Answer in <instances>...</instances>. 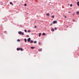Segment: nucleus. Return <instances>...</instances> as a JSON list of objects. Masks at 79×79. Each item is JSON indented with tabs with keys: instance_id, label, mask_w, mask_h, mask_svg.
<instances>
[{
	"instance_id": "nucleus-1",
	"label": "nucleus",
	"mask_w": 79,
	"mask_h": 79,
	"mask_svg": "<svg viewBox=\"0 0 79 79\" xmlns=\"http://www.w3.org/2000/svg\"><path fill=\"white\" fill-rule=\"evenodd\" d=\"M18 34H20V35L22 34V35H24V33L22 32V31H19Z\"/></svg>"
},
{
	"instance_id": "nucleus-2",
	"label": "nucleus",
	"mask_w": 79,
	"mask_h": 79,
	"mask_svg": "<svg viewBox=\"0 0 79 79\" xmlns=\"http://www.w3.org/2000/svg\"><path fill=\"white\" fill-rule=\"evenodd\" d=\"M30 41H31V38H29L27 39V42H29Z\"/></svg>"
},
{
	"instance_id": "nucleus-3",
	"label": "nucleus",
	"mask_w": 79,
	"mask_h": 79,
	"mask_svg": "<svg viewBox=\"0 0 79 79\" xmlns=\"http://www.w3.org/2000/svg\"><path fill=\"white\" fill-rule=\"evenodd\" d=\"M53 24H55L56 23H57V21H54L53 22Z\"/></svg>"
},
{
	"instance_id": "nucleus-4",
	"label": "nucleus",
	"mask_w": 79,
	"mask_h": 79,
	"mask_svg": "<svg viewBox=\"0 0 79 79\" xmlns=\"http://www.w3.org/2000/svg\"><path fill=\"white\" fill-rule=\"evenodd\" d=\"M42 49L41 48H40L38 50V52H42Z\"/></svg>"
},
{
	"instance_id": "nucleus-5",
	"label": "nucleus",
	"mask_w": 79,
	"mask_h": 79,
	"mask_svg": "<svg viewBox=\"0 0 79 79\" xmlns=\"http://www.w3.org/2000/svg\"><path fill=\"white\" fill-rule=\"evenodd\" d=\"M34 41L32 40H31L30 41V43H33Z\"/></svg>"
},
{
	"instance_id": "nucleus-6",
	"label": "nucleus",
	"mask_w": 79,
	"mask_h": 79,
	"mask_svg": "<svg viewBox=\"0 0 79 79\" xmlns=\"http://www.w3.org/2000/svg\"><path fill=\"white\" fill-rule=\"evenodd\" d=\"M31 49H34V48H35V47H31Z\"/></svg>"
},
{
	"instance_id": "nucleus-7",
	"label": "nucleus",
	"mask_w": 79,
	"mask_h": 79,
	"mask_svg": "<svg viewBox=\"0 0 79 79\" xmlns=\"http://www.w3.org/2000/svg\"><path fill=\"white\" fill-rule=\"evenodd\" d=\"M20 50H21V51H23V49L22 48H20Z\"/></svg>"
},
{
	"instance_id": "nucleus-8",
	"label": "nucleus",
	"mask_w": 79,
	"mask_h": 79,
	"mask_svg": "<svg viewBox=\"0 0 79 79\" xmlns=\"http://www.w3.org/2000/svg\"><path fill=\"white\" fill-rule=\"evenodd\" d=\"M46 15H47V16H50V14H49V13H47V14H46Z\"/></svg>"
},
{
	"instance_id": "nucleus-9",
	"label": "nucleus",
	"mask_w": 79,
	"mask_h": 79,
	"mask_svg": "<svg viewBox=\"0 0 79 79\" xmlns=\"http://www.w3.org/2000/svg\"><path fill=\"white\" fill-rule=\"evenodd\" d=\"M17 50L18 51L20 50V48H17Z\"/></svg>"
},
{
	"instance_id": "nucleus-10",
	"label": "nucleus",
	"mask_w": 79,
	"mask_h": 79,
	"mask_svg": "<svg viewBox=\"0 0 79 79\" xmlns=\"http://www.w3.org/2000/svg\"><path fill=\"white\" fill-rule=\"evenodd\" d=\"M77 4L79 6V2H78L77 3Z\"/></svg>"
},
{
	"instance_id": "nucleus-11",
	"label": "nucleus",
	"mask_w": 79,
	"mask_h": 79,
	"mask_svg": "<svg viewBox=\"0 0 79 79\" xmlns=\"http://www.w3.org/2000/svg\"><path fill=\"white\" fill-rule=\"evenodd\" d=\"M42 35H46V34H45V33H44L42 34Z\"/></svg>"
},
{
	"instance_id": "nucleus-12",
	"label": "nucleus",
	"mask_w": 79,
	"mask_h": 79,
	"mask_svg": "<svg viewBox=\"0 0 79 79\" xmlns=\"http://www.w3.org/2000/svg\"><path fill=\"white\" fill-rule=\"evenodd\" d=\"M24 42H27V40H26V38L24 39Z\"/></svg>"
},
{
	"instance_id": "nucleus-13",
	"label": "nucleus",
	"mask_w": 79,
	"mask_h": 79,
	"mask_svg": "<svg viewBox=\"0 0 79 79\" xmlns=\"http://www.w3.org/2000/svg\"><path fill=\"white\" fill-rule=\"evenodd\" d=\"M41 33H39V37H40L41 35Z\"/></svg>"
},
{
	"instance_id": "nucleus-14",
	"label": "nucleus",
	"mask_w": 79,
	"mask_h": 79,
	"mask_svg": "<svg viewBox=\"0 0 79 79\" xmlns=\"http://www.w3.org/2000/svg\"><path fill=\"white\" fill-rule=\"evenodd\" d=\"M10 5H12V6L13 5V4L12 2H10Z\"/></svg>"
},
{
	"instance_id": "nucleus-15",
	"label": "nucleus",
	"mask_w": 79,
	"mask_h": 79,
	"mask_svg": "<svg viewBox=\"0 0 79 79\" xmlns=\"http://www.w3.org/2000/svg\"><path fill=\"white\" fill-rule=\"evenodd\" d=\"M51 18H55V16L52 15L51 16Z\"/></svg>"
},
{
	"instance_id": "nucleus-16",
	"label": "nucleus",
	"mask_w": 79,
	"mask_h": 79,
	"mask_svg": "<svg viewBox=\"0 0 79 79\" xmlns=\"http://www.w3.org/2000/svg\"><path fill=\"white\" fill-rule=\"evenodd\" d=\"M51 30L52 31H55V29H54L53 28H52Z\"/></svg>"
},
{
	"instance_id": "nucleus-17",
	"label": "nucleus",
	"mask_w": 79,
	"mask_h": 79,
	"mask_svg": "<svg viewBox=\"0 0 79 79\" xmlns=\"http://www.w3.org/2000/svg\"><path fill=\"white\" fill-rule=\"evenodd\" d=\"M77 15H79V12L78 11L77 12Z\"/></svg>"
},
{
	"instance_id": "nucleus-18",
	"label": "nucleus",
	"mask_w": 79,
	"mask_h": 79,
	"mask_svg": "<svg viewBox=\"0 0 79 79\" xmlns=\"http://www.w3.org/2000/svg\"><path fill=\"white\" fill-rule=\"evenodd\" d=\"M34 44H36L37 43V41H34Z\"/></svg>"
},
{
	"instance_id": "nucleus-19",
	"label": "nucleus",
	"mask_w": 79,
	"mask_h": 79,
	"mask_svg": "<svg viewBox=\"0 0 79 79\" xmlns=\"http://www.w3.org/2000/svg\"><path fill=\"white\" fill-rule=\"evenodd\" d=\"M17 42H20V40H19L18 39V40H17Z\"/></svg>"
},
{
	"instance_id": "nucleus-20",
	"label": "nucleus",
	"mask_w": 79,
	"mask_h": 79,
	"mask_svg": "<svg viewBox=\"0 0 79 79\" xmlns=\"http://www.w3.org/2000/svg\"><path fill=\"white\" fill-rule=\"evenodd\" d=\"M28 32H31V31H30V30H28Z\"/></svg>"
},
{
	"instance_id": "nucleus-21",
	"label": "nucleus",
	"mask_w": 79,
	"mask_h": 79,
	"mask_svg": "<svg viewBox=\"0 0 79 79\" xmlns=\"http://www.w3.org/2000/svg\"><path fill=\"white\" fill-rule=\"evenodd\" d=\"M24 31L25 32H27V30H25Z\"/></svg>"
},
{
	"instance_id": "nucleus-22",
	"label": "nucleus",
	"mask_w": 79,
	"mask_h": 79,
	"mask_svg": "<svg viewBox=\"0 0 79 79\" xmlns=\"http://www.w3.org/2000/svg\"><path fill=\"white\" fill-rule=\"evenodd\" d=\"M24 5V6H27V4H25Z\"/></svg>"
},
{
	"instance_id": "nucleus-23",
	"label": "nucleus",
	"mask_w": 79,
	"mask_h": 79,
	"mask_svg": "<svg viewBox=\"0 0 79 79\" xmlns=\"http://www.w3.org/2000/svg\"><path fill=\"white\" fill-rule=\"evenodd\" d=\"M73 6V5H72V4H70V6L71 7V6Z\"/></svg>"
},
{
	"instance_id": "nucleus-24",
	"label": "nucleus",
	"mask_w": 79,
	"mask_h": 79,
	"mask_svg": "<svg viewBox=\"0 0 79 79\" xmlns=\"http://www.w3.org/2000/svg\"><path fill=\"white\" fill-rule=\"evenodd\" d=\"M29 37V35H27V37Z\"/></svg>"
},
{
	"instance_id": "nucleus-25",
	"label": "nucleus",
	"mask_w": 79,
	"mask_h": 79,
	"mask_svg": "<svg viewBox=\"0 0 79 79\" xmlns=\"http://www.w3.org/2000/svg\"><path fill=\"white\" fill-rule=\"evenodd\" d=\"M35 28H36L37 27V26H35L34 27Z\"/></svg>"
},
{
	"instance_id": "nucleus-26",
	"label": "nucleus",
	"mask_w": 79,
	"mask_h": 79,
	"mask_svg": "<svg viewBox=\"0 0 79 79\" xmlns=\"http://www.w3.org/2000/svg\"><path fill=\"white\" fill-rule=\"evenodd\" d=\"M54 29H55V30H56V27H55L54 28Z\"/></svg>"
},
{
	"instance_id": "nucleus-27",
	"label": "nucleus",
	"mask_w": 79,
	"mask_h": 79,
	"mask_svg": "<svg viewBox=\"0 0 79 79\" xmlns=\"http://www.w3.org/2000/svg\"><path fill=\"white\" fill-rule=\"evenodd\" d=\"M69 13H71V11H69Z\"/></svg>"
},
{
	"instance_id": "nucleus-28",
	"label": "nucleus",
	"mask_w": 79,
	"mask_h": 79,
	"mask_svg": "<svg viewBox=\"0 0 79 79\" xmlns=\"http://www.w3.org/2000/svg\"><path fill=\"white\" fill-rule=\"evenodd\" d=\"M39 44H41V43H39Z\"/></svg>"
},
{
	"instance_id": "nucleus-29",
	"label": "nucleus",
	"mask_w": 79,
	"mask_h": 79,
	"mask_svg": "<svg viewBox=\"0 0 79 79\" xmlns=\"http://www.w3.org/2000/svg\"><path fill=\"white\" fill-rule=\"evenodd\" d=\"M65 18H67L66 16H65Z\"/></svg>"
},
{
	"instance_id": "nucleus-30",
	"label": "nucleus",
	"mask_w": 79,
	"mask_h": 79,
	"mask_svg": "<svg viewBox=\"0 0 79 79\" xmlns=\"http://www.w3.org/2000/svg\"><path fill=\"white\" fill-rule=\"evenodd\" d=\"M6 31H5L4 32V33H6Z\"/></svg>"
},
{
	"instance_id": "nucleus-31",
	"label": "nucleus",
	"mask_w": 79,
	"mask_h": 79,
	"mask_svg": "<svg viewBox=\"0 0 79 79\" xmlns=\"http://www.w3.org/2000/svg\"><path fill=\"white\" fill-rule=\"evenodd\" d=\"M74 13H73V16H74Z\"/></svg>"
},
{
	"instance_id": "nucleus-32",
	"label": "nucleus",
	"mask_w": 79,
	"mask_h": 79,
	"mask_svg": "<svg viewBox=\"0 0 79 79\" xmlns=\"http://www.w3.org/2000/svg\"><path fill=\"white\" fill-rule=\"evenodd\" d=\"M73 22H74V20H73Z\"/></svg>"
},
{
	"instance_id": "nucleus-33",
	"label": "nucleus",
	"mask_w": 79,
	"mask_h": 79,
	"mask_svg": "<svg viewBox=\"0 0 79 79\" xmlns=\"http://www.w3.org/2000/svg\"><path fill=\"white\" fill-rule=\"evenodd\" d=\"M79 0H77V1H78Z\"/></svg>"
}]
</instances>
